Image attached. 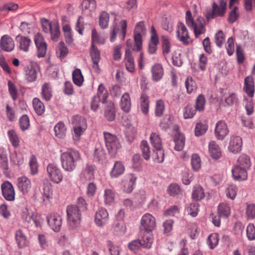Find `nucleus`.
I'll return each instance as SVG.
<instances>
[{
  "instance_id": "1",
  "label": "nucleus",
  "mask_w": 255,
  "mask_h": 255,
  "mask_svg": "<svg viewBox=\"0 0 255 255\" xmlns=\"http://www.w3.org/2000/svg\"><path fill=\"white\" fill-rule=\"evenodd\" d=\"M81 159V155L80 152L73 148L61 152L60 154L61 166L66 172H70L74 171Z\"/></svg>"
},
{
  "instance_id": "2",
  "label": "nucleus",
  "mask_w": 255,
  "mask_h": 255,
  "mask_svg": "<svg viewBox=\"0 0 255 255\" xmlns=\"http://www.w3.org/2000/svg\"><path fill=\"white\" fill-rule=\"evenodd\" d=\"M68 226L70 229L80 227L81 222V212L75 205H69L66 209Z\"/></svg>"
},
{
  "instance_id": "3",
  "label": "nucleus",
  "mask_w": 255,
  "mask_h": 255,
  "mask_svg": "<svg viewBox=\"0 0 255 255\" xmlns=\"http://www.w3.org/2000/svg\"><path fill=\"white\" fill-rule=\"evenodd\" d=\"M73 133V139L75 143H78L81 138V136L87 128V123L85 119L78 115L74 116L72 119Z\"/></svg>"
},
{
  "instance_id": "4",
  "label": "nucleus",
  "mask_w": 255,
  "mask_h": 255,
  "mask_svg": "<svg viewBox=\"0 0 255 255\" xmlns=\"http://www.w3.org/2000/svg\"><path fill=\"white\" fill-rule=\"evenodd\" d=\"M186 23L188 26L193 29L194 32H204L206 31L205 19L198 16L196 20H194L191 12L188 10L186 12Z\"/></svg>"
},
{
  "instance_id": "5",
  "label": "nucleus",
  "mask_w": 255,
  "mask_h": 255,
  "mask_svg": "<svg viewBox=\"0 0 255 255\" xmlns=\"http://www.w3.org/2000/svg\"><path fill=\"white\" fill-rule=\"evenodd\" d=\"M106 146L111 156H114L121 148V144L116 135L108 132H104Z\"/></svg>"
},
{
  "instance_id": "6",
  "label": "nucleus",
  "mask_w": 255,
  "mask_h": 255,
  "mask_svg": "<svg viewBox=\"0 0 255 255\" xmlns=\"http://www.w3.org/2000/svg\"><path fill=\"white\" fill-rule=\"evenodd\" d=\"M227 0H220L219 5L214 2L213 4V9L208 10L206 12V17L207 20L208 21L217 16H223L226 9Z\"/></svg>"
},
{
  "instance_id": "7",
  "label": "nucleus",
  "mask_w": 255,
  "mask_h": 255,
  "mask_svg": "<svg viewBox=\"0 0 255 255\" xmlns=\"http://www.w3.org/2000/svg\"><path fill=\"white\" fill-rule=\"evenodd\" d=\"M108 96L107 90L103 84H100L99 86L97 95L93 97L92 100V110L94 111H97L101 102H102L103 104L106 103Z\"/></svg>"
},
{
  "instance_id": "8",
  "label": "nucleus",
  "mask_w": 255,
  "mask_h": 255,
  "mask_svg": "<svg viewBox=\"0 0 255 255\" xmlns=\"http://www.w3.org/2000/svg\"><path fill=\"white\" fill-rule=\"evenodd\" d=\"M47 172L49 179L53 183L58 184L62 180V173L57 165L49 163L47 166Z\"/></svg>"
},
{
  "instance_id": "9",
  "label": "nucleus",
  "mask_w": 255,
  "mask_h": 255,
  "mask_svg": "<svg viewBox=\"0 0 255 255\" xmlns=\"http://www.w3.org/2000/svg\"><path fill=\"white\" fill-rule=\"evenodd\" d=\"M137 177L133 174L126 175L121 182V188L127 193H130L135 186Z\"/></svg>"
},
{
  "instance_id": "10",
  "label": "nucleus",
  "mask_w": 255,
  "mask_h": 255,
  "mask_svg": "<svg viewBox=\"0 0 255 255\" xmlns=\"http://www.w3.org/2000/svg\"><path fill=\"white\" fill-rule=\"evenodd\" d=\"M34 43L36 47L37 57L39 58L44 57L47 52V45L40 33H37L35 35Z\"/></svg>"
},
{
  "instance_id": "11",
  "label": "nucleus",
  "mask_w": 255,
  "mask_h": 255,
  "mask_svg": "<svg viewBox=\"0 0 255 255\" xmlns=\"http://www.w3.org/2000/svg\"><path fill=\"white\" fill-rule=\"evenodd\" d=\"M140 230L147 232L153 231L156 226L155 218L149 213L143 215L140 220Z\"/></svg>"
},
{
  "instance_id": "12",
  "label": "nucleus",
  "mask_w": 255,
  "mask_h": 255,
  "mask_svg": "<svg viewBox=\"0 0 255 255\" xmlns=\"http://www.w3.org/2000/svg\"><path fill=\"white\" fill-rule=\"evenodd\" d=\"M47 221L50 227L54 232H59L60 230L62 218L57 213H53L47 217Z\"/></svg>"
},
{
  "instance_id": "13",
  "label": "nucleus",
  "mask_w": 255,
  "mask_h": 255,
  "mask_svg": "<svg viewBox=\"0 0 255 255\" xmlns=\"http://www.w3.org/2000/svg\"><path fill=\"white\" fill-rule=\"evenodd\" d=\"M2 193L4 199L9 201H12L15 199V191L12 184L5 181L1 185Z\"/></svg>"
},
{
  "instance_id": "14",
  "label": "nucleus",
  "mask_w": 255,
  "mask_h": 255,
  "mask_svg": "<svg viewBox=\"0 0 255 255\" xmlns=\"http://www.w3.org/2000/svg\"><path fill=\"white\" fill-rule=\"evenodd\" d=\"M40 22L44 32H59V25L57 21L53 20L50 21L45 18H42Z\"/></svg>"
},
{
  "instance_id": "15",
  "label": "nucleus",
  "mask_w": 255,
  "mask_h": 255,
  "mask_svg": "<svg viewBox=\"0 0 255 255\" xmlns=\"http://www.w3.org/2000/svg\"><path fill=\"white\" fill-rule=\"evenodd\" d=\"M95 166L91 164H87L82 169L80 174L82 181H90L94 179Z\"/></svg>"
},
{
  "instance_id": "16",
  "label": "nucleus",
  "mask_w": 255,
  "mask_h": 255,
  "mask_svg": "<svg viewBox=\"0 0 255 255\" xmlns=\"http://www.w3.org/2000/svg\"><path fill=\"white\" fill-rule=\"evenodd\" d=\"M17 186L22 194L25 195L30 190L31 182L28 178L25 176L19 177L17 179Z\"/></svg>"
},
{
  "instance_id": "17",
  "label": "nucleus",
  "mask_w": 255,
  "mask_h": 255,
  "mask_svg": "<svg viewBox=\"0 0 255 255\" xmlns=\"http://www.w3.org/2000/svg\"><path fill=\"white\" fill-rule=\"evenodd\" d=\"M109 220V214L107 211L103 208H100L96 211L95 216V222L99 227H102L105 225Z\"/></svg>"
},
{
  "instance_id": "18",
  "label": "nucleus",
  "mask_w": 255,
  "mask_h": 255,
  "mask_svg": "<svg viewBox=\"0 0 255 255\" xmlns=\"http://www.w3.org/2000/svg\"><path fill=\"white\" fill-rule=\"evenodd\" d=\"M229 131L227 126L224 122L220 121L217 123L215 134L218 140H223L228 134Z\"/></svg>"
},
{
  "instance_id": "19",
  "label": "nucleus",
  "mask_w": 255,
  "mask_h": 255,
  "mask_svg": "<svg viewBox=\"0 0 255 255\" xmlns=\"http://www.w3.org/2000/svg\"><path fill=\"white\" fill-rule=\"evenodd\" d=\"M82 6V14L84 16H90L95 11L96 2L95 0H84Z\"/></svg>"
},
{
  "instance_id": "20",
  "label": "nucleus",
  "mask_w": 255,
  "mask_h": 255,
  "mask_svg": "<svg viewBox=\"0 0 255 255\" xmlns=\"http://www.w3.org/2000/svg\"><path fill=\"white\" fill-rule=\"evenodd\" d=\"M242 146V139L239 136H232L228 148L229 150L234 153H237L241 151Z\"/></svg>"
},
{
  "instance_id": "21",
  "label": "nucleus",
  "mask_w": 255,
  "mask_h": 255,
  "mask_svg": "<svg viewBox=\"0 0 255 255\" xmlns=\"http://www.w3.org/2000/svg\"><path fill=\"white\" fill-rule=\"evenodd\" d=\"M247 170V169L237 165L232 170L234 179L239 181L246 180L248 177Z\"/></svg>"
},
{
  "instance_id": "22",
  "label": "nucleus",
  "mask_w": 255,
  "mask_h": 255,
  "mask_svg": "<svg viewBox=\"0 0 255 255\" xmlns=\"http://www.w3.org/2000/svg\"><path fill=\"white\" fill-rule=\"evenodd\" d=\"M0 45L1 48L6 52H10L14 48L13 40L7 35H4L1 37Z\"/></svg>"
},
{
  "instance_id": "23",
  "label": "nucleus",
  "mask_w": 255,
  "mask_h": 255,
  "mask_svg": "<svg viewBox=\"0 0 255 255\" xmlns=\"http://www.w3.org/2000/svg\"><path fill=\"white\" fill-rule=\"evenodd\" d=\"M16 40L18 43V47L20 50L25 52L29 51L31 41L28 37L18 35L16 37Z\"/></svg>"
},
{
  "instance_id": "24",
  "label": "nucleus",
  "mask_w": 255,
  "mask_h": 255,
  "mask_svg": "<svg viewBox=\"0 0 255 255\" xmlns=\"http://www.w3.org/2000/svg\"><path fill=\"white\" fill-rule=\"evenodd\" d=\"M244 90L250 97H253L255 93V86L253 78L248 76L245 79Z\"/></svg>"
},
{
  "instance_id": "25",
  "label": "nucleus",
  "mask_w": 255,
  "mask_h": 255,
  "mask_svg": "<svg viewBox=\"0 0 255 255\" xmlns=\"http://www.w3.org/2000/svg\"><path fill=\"white\" fill-rule=\"evenodd\" d=\"M208 148L209 154L213 158L218 159L221 156L222 152L220 147L215 141L209 142Z\"/></svg>"
},
{
  "instance_id": "26",
  "label": "nucleus",
  "mask_w": 255,
  "mask_h": 255,
  "mask_svg": "<svg viewBox=\"0 0 255 255\" xmlns=\"http://www.w3.org/2000/svg\"><path fill=\"white\" fill-rule=\"evenodd\" d=\"M120 106L122 110L127 113L130 110L131 100L128 93H125L122 96L120 102Z\"/></svg>"
},
{
  "instance_id": "27",
  "label": "nucleus",
  "mask_w": 255,
  "mask_h": 255,
  "mask_svg": "<svg viewBox=\"0 0 255 255\" xmlns=\"http://www.w3.org/2000/svg\"><path fill=\"white\" fill-rule=\"evenodd\" d=\"M152 77L153 81L157 82L162 77L163 69L159 64H156L151 68Z\"/></svg>"
},
{
  "instance_id": "28",
  "label": "nucleus",
  "mask_w": 255,
  "mask_h": 255,
  "mask_svg": "<svg viewBox=\"0 0 255 255\" xmlns=\"http://www.w3.org/2000/svg\"><path fill=\"white\" fill-rule=\"evenodd\" d=\"M125 61L127 70L129 72H133L134 70L135 64L129 50L126 51Z\"/></svg>"
},
{
  "instance_id": "29",
  "label": "nucleus",
  "mask_w": 255,
  "mask_h": 255,
  "mask_svg": "<svg viewBox=\"0 0 255 255\" xmlns=\"http://www.w3.org/2000/svg\"><path fill=\"white\" fill-rule=\"evenodd\" d=\"M159 43L158 37L156 33H152L150 40L148 44V52L153 54L155 53L157 50V46Z\"/></svg>"
},
{
  "instance_id": "30",
  "label": "nucleus",
  "mask_w": 255,
  "mask_h": 255,
  "mask_svg": "<svg viewBox=\"0 0 255 255\" xmlns=\"http://www.w3.org/2000/svg\"><path fill=\"white\" fill-rule=\"evenodd\" d=\"M104 202L107 205H112L115 199V192L112 189H105L103 195Z\"/></svg>"
},
{
  "instance_id": "31",
  "label": "nucleus",
  "mask_w": 255,
  "mask_h": 255,
  "mask_svg": "<svg viewBox=\"0 0 255 255\" xmlns=\"http://www.w3.org/2000/svg\"><path fill=\"white\" fill-rule=\"evenodd\" d=\"M140 105L142 112L144 114L146 115L149 110V98L147 95L144 92H142L141 94Z\"/></svg>"
},
{
  "instance_id": "32",
  "label": "nucleus",
  "mask_w": 255,
  "mask_h": 255,
  "mask_svg": "<svg viewBox=\"0 0 255 255\" xmlns=\"http://www.w3.org/2000/svg\"><path fill=\"white\" fill-rule=\"evenodd\" d=\"M55 135L58 138H63L66 135V128L62 122L58 123L54 127Z\"/></svg>"
},
{
  "instance_id": "33",
  "label": "nucleus",
  "mask_w": 255,
  "mask_h": 255,
  "mask_svg": "<svg viewBox=\"0 0 255 255\" xmlns=\"http://www.w3.org/2000/svg\"><path fill=\"white\" fill-rule=\"evenodd\" d=\"M125 171V166L120 161H116L111 172V176L113 178L118 177Z\"/></svg>"
},
{
  "instance_id": "34",
  "label": "nucleus",
  "mask_w": 255,
  "mask_h": 255,
  "mask_svg": "<svg viewBox=\"0 0 255 255\" xmlns=\"http://www.w3.org/2000/svg\"><path fill=\"white\" fill-rule=\"evenodd\" d=\"M218 213L219 216L223 218L228 217L231 213L230 206L229 204L223 202L218 205Z\"/></svg>"
},
{
  "instance_id": "35",
  "label": "nucleus",
  "mask_w": 255,
  "mask_h": 255,
  "mask_svg": "<svg viewBox=\"0 0 255 255\" xmlns=\"http://www.w3.org/2000/svg\"><path fill=\"white\" fill-rule=\"evenodd\" d=\"M41 95L42 98L46 101H49L52 96V88L48 83H44L41 88Z\"/></svg>"
},
{
  "instance_id": "36",
  "label": "nucleus",
  "mask_w": 255,
  "mask_h": 255,
  "mask_svg": "<svg viewBox=\"0 0 255 255\" xmlns=\"http://www.w3.org/2000/svg\"><path fill=\"white\" fill-rule=\"evenodd\" d=\"M115 110L113 103L108 102L105 112L106 118L109 121H112L115 119Z\"/></svg>"
},
{
  "instance_id": "37",
  "label": "nucleus",
  "mask_w": 255,
  "mask_h": 255,
  "mask_svg": "<svg viewBox=\"0 0 255 255\" xmlns=\"http://www.w3.org/2000/svg\"><path fill=\"white\" fill-rule=\"evenodd\" d=\"M141 243V247L149 249L151 248L153 243L152 235L147 232L143 235L142 239L139 240Z\"/></svg>"
},
{
  "instance_id": "38",
  "label": "nucleus",
  "mask_w": 255,
  "mask_h": 255,
  "mask_svg": "<svg viewBox=\"0 0 255 255\" xmlns=\"http://www.w3.org/2000/svg\"><path fill=\"white\" fill-rule=\"evenodd\" d=\"M10 161L15 165H19L23 162L22 154L18 150H14L10 155Z\"/></svg>"
},
{
  "instance_id": "39",
  "label": "nucleus",
  "mask_w": 255,
  "mask_h": 255,
  "mask_svg": "<svg viewBox=\"0 0 255 255\" xmlns=\"http://www.w3.org/2000/svg\"><path fill=\"white\" fill-rule=\"evenodd\" d=\"M33 107L37 115H42L45 111V107L43 103L37 98L33 99Z\"/></svg>"
},
{
  "instance_id": "40",
  "label": "nucleus",
  "mask_w": 255,
  "mask_h": 255,
  "mask_svg": "<svg viewBox=\"0 0 255 255\" xmlns=\"http://www.w3.org/2000/svg\"><path fill=\"white\" fill-rule=\"evenodd\" d=\"M73 81L75 85L81 86L83 82L84 78L80 69H76L72 73Z\"/></svg>"
},
{
  "instance_id": "41",
  "label": "nucleus",
  "mask_w": 255,
  "mask_h": 255,
  "mask_svg": "<svg viewBox=\"0 0 255 255\" xmlns=\"http://www.w3.org/2000/svg\"><path fill=\"white\" fill-rule=\"evenodd\" d=\"M237 165L249 169L251 165L250 157L246 154H242L238 159Z\"/></svg>"
},
{
  "instance_id": "42",
  "label": "nucleus",
  "mask_w": 255,
  "mask_h": 255,
  "mask_svg": "<svg viewBox=\"0 0 255 255\" xmlns=\"http://www.w3.org/2000/svg\"><path fill=\"white\" fill-rule=\"evenodd\" d=\"M15 237L19 248H22L27 245L26 238L20 230H17L15 232Z\"/></svg>"
},
{
  "instance_id": "43",
  "label": "nucleus",
  "mask_w": 255,
  "mask_h": 255,
  "mask_svg": "<svg viewBox=\"0 0 255 255\" xmlns=\"http://www.w3.org/2000/svg\"><path fill=\"white\" fill-rule=\"evenodd\" d=\"M185 85L187 92L188 94L194 92L197 89V85L195 81H194L190 76L187 77L185 82Z\"/></svg>"
},
{
  "instance_id": "44",
  "label": "nucleus",
  "mask_w": 255,
  "mask_h": 255,
  "mask_svg": "<svg viewBox=\"0 0 255 255\" xmlns=\"http://www.w3.org/2000/svg\"><path fill=\"white\" fill-rule=\"evenodd\" d=\"M68 53V50L63 42H59L56 49V54L61 59L65 58Z\"/></svg>"
},
{
  "instance_id": "45",
  "label": "nucleus",
  "mask_w": 255,
  "mask_h": 255,
  "mask_svg": "<svg viewBox=\"0 0 255 255\" xmlns=\"http://www.w3.org/2000/svg\"><path fill=\"white\" fill-rule=\"evenodd\" d=\"M7 135L9 141L14 147H17L19 145V137L13 129H10L7 131Z\"/></svg>"
},
{
  "instance_id": "46",
  "label": "nucleus",
  "mask_w": 255,
  "mask_h": 255,
  "mask_svg": "<svg viewBox=\"0 0 255 255\" xmlns=\"http://www.w3.org/2000/svg\"><path fill=\"white\" fill-rule=\"evenodd\" d=\"M207 243L210 249H214L218 244L219 235L217 233L210 234L208 237Z\"/></svg>"
},
{
  "instance_id": "47",
  "label": "nucleus",
  "mask_w": 255,
  "mask_h": 255,
  "mask_svg": "<svg viewBox=\"0 0 255 255\" xmlns=\"http://www.w3.org/2000/svg\"><path fill=\"white\" fill-rule=\"evenodd\" d=\"M238 191V188L236 185L231 184L229 185L226 190L227 197L234 200L236 197Z\"/></svg>"
},
{
  "instance_id": "48",
  "label": "nucleus",
  "mask_w": 255,
  "mask_h": 255,
  "mask_svg": "<svg viewBox=\"0 0 255 255\" xmlns=\"http://www.w3.org/2000/svg\"><path fill=\"white\" fill-rule=\"evenodd\" d=\"M198 206V204L195 202L187 205L185 208L186 213L193 217H196L199 211Z\"/></svg>"
},
{
  "instance_id": "49",
  "label": "nucleus",
  "mask_w": 255,
  "mask_h": 255,
  "mask_svg": "<svg viewBox=\"0 0 255 255\" xmlns=\"http://www.w3.org/2000/svg\"><path fill=\"white\" fill-rule=\"evenodd\" d=\"M150 143L154 149L162 147L161 139L155 133H152L150 136Z\"/></svg>"
},
{
  "instance_id": "50",
  "label": "nucleus",
  "mask_w": 255,
  "mask_h": 255,
  "mask_svg": "<svg viewBox=\"0 0 255 255\" xmlns=\"http://www.w3.org/2000/svg\"><path fill=\"white\" fill-rule=\"evenodd\" d=\"M26 220L29 224H34L36 227H40L42 223V219L40 215L37 214L29 215L26 217Z\"/></svg>"
},
{
  "instance_id": "51",
  "label": "nucleus",
  "mask_w": 255,
  "mask_h": 255,
  "mask_svg": "<svg viewBox=\"0 0 255 255\" xmlns=\"http://www.w3.org/2000/svg\"><path fill=\"white\" fill-rule=\"evenodd\" d=\"M127 23L125 20H121L119 22H115L112 32H126Z\"/></svg>"
},
{
  "instance_id": "52",
  "label": "nucleus",
  "mask_w": 255,
  "mask_h": 255,
  "mask_svg": "<svg viewBox=\"0 0 255 255\" xmlns=\"http://www.w3.org/2000/svg\"><path fill=\"white\" fill-rule=\"evenodd\" d=\"M191 164L192 169L198 171L201 167V161L200 156L197 154H193L191 156Z\"/></svg>"
},
{
  "instance_id": "53",
  "label": "nucleus",
  "mask_w": 255,
  "mask_h": 255,
  "mask_svg": "<svg viewBox=\"0 0 255 255\" xmlns=\"http://www.w3.org/2000/svg\"><path fill=\"white\" fill-rule=\"evenodd\" d=\"M206 104V99L203 94H200L198 96L196 100L195 108L197 111L202 112L205 109Z\"/></svg>"
},
{
  "instance_id": "54",
  "label": "nucleus",
  "mask_w": 255,
  "mask_h": 255,
  "mask_svg": "<svg viewBox=\"0 0 255 255\" xmlns=\"http://www.w3.org/2000/svg\"><path fill=\"white\" fill-rule=\"evenodd\" d=\"M174 149L177 151H181L184 146L185 137L183 134H179L174 139Z\"/></svg>"
},
{
  "instance_id": "55",
  "label": "nucleus",
  "mask_w": 255,
  "mask_h": 255,
  "mask_svg": "<svg viewBox=\"0 0 255 255\" xmlns=\"http://www.w3.org/2000/svg\"><path fill=\"white\" fill-rule=\"evenodd\" d=\"M109 14L105 11H103L99 16V25L102 29L106 28L109 24Z\"/></svg>"
},
{
  "instance_id": "56",
  "label": "nucleus",
  "mask_w": 255,
  "mask_h": 255,
  "mask_svg": "<svg viewBox=\"0 0 255 255\" xmlns=\"http://www.w3.org/2000/svg\"><path fill=\"white\" fill-rule=\"evenodd\" d=\"M208 129V126L206 124L198 123H197L195 128V135L199 136L204 134Z\"/></svg>"
},
{
  "instance_id": "57",
  "label": "nucleus",
  "mask_w": 255,
  "mask_h": 255,
  "mask_svg": "<svg viewBox=\"0 0 255 255\" xmlns=\"http://www.w3.org/2000/svg\"><path fill=\"white\" fill-rule=\"evenodd\" d=\"M0 166L4 171L8 169L7 154L6 151L4 150H2L0 153Z\"/></svg>"
},
{
  "instance_id": "58",
  "label": "nucleus",
  "mask_w": 255,
  "mask_h": 255,
  "mask_svg": "<svg viewBox=\"0 0 255 255\" xmlns=\"http://www.w3.org/2000/svg\"><path fill=\"white\" fill-rule=\"evenodd\" d=\"M197 110L192 105H187L184 109L183 117L184 119H190L194 117L196 114Z\"/></svg>"
},
{
  "instance_id": "59",
  "label": "nucleus",
  "mask_w": 255,
  "mask_h": 255,
  "mask_svg": "<svg viewBox=\"0 0 255 255\" xmlns=\"http://www.w3.org/2000/svg\"><path fill=\"white\" fill-rule=\"evenodd\" d=\"M165 110V105L164 102L161 100L156 101L155 110V115L156 116L161 117Z\"/></svg>"
},
{
  "instance_id": "60",
  "label": "nucleus",
  "mask_w": 255,
  "mask_h": 255,
  "mask_svg": "<svg viewBox=\"0 0 255 255\" xmlns=\"http://www.w3.org/2000/svg\"><path fill=\"white\" fill-rule=\"evenodd\" d=\"M140 147L144 158L148 160L150 157V151L147 141H142Z\"/></svg>"
},
{
  "instance_id": "61",
  "label": "nucleus",
  "mask_w": 255,
  "mask_h": 255,
  "mask_svg": "<svg viewBox=\"0 0 255 255\" xmlns=\"http://www.w3.org/2000/svg\"><path fill=\"white\" fill-rule=\"evenodd\" d=\"M164 153L162 147L154 150L153 155V160L157 163H162L164 161Z\"/></svg>"
},
{
  "instance_id": "62",
  "label": "nucleus",
  "mask_w": 255,
  "mask_h": 255,
  "mask_svg": "<svg viewBox=\"0 0 255 255\" xmlns=\"http://www.w3.org/2000/svg\"><path fill=\"white\" fill-rule=\"evenodd\" d=\"M105 152L103 148L100 146L95 148L94 152V159L96 161L103 160L105 157Z\"/></svg>"
},
{
  "instance_id": "63",
  "label": "nucleus",
  "mask_w": 255,
  "mask_h": 255,
  "mask_svg": "<svg viewBox=\"0 0 255 255\" xmlns=\"http://www.w3.org/2000/svg\"><path fill=\"white\" fill-rule=\"evenodd\" d=\"M205 194L203 188L198 186L195 187L192 193V198L194 200L198 201L204 197Z\"/></svg>"
},
{
  "instance_id": "64",
  "label": "nucleus",
  "mask_w": 255,
  "mask_h": 255,
  "mask_svg": "<svg viewBox=\"0 0 255 255\" xmlns=\"http://www.w3.org/2000/svg\"><path fill=\"white\" fill-rule=\"evenodd\" d=\"M246 215L249 220L255 218V204H251L247 205L246 210Z\"/></svg>"
}]
</instances>
